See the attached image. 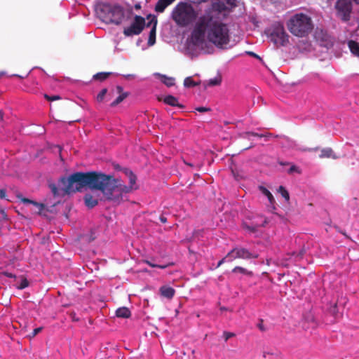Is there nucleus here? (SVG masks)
I'll return each mask as SVG.
<instances>
[{
  "label": "nucleus",
  "instance_id": "13",
  "mask_svg": "<svg viewBox=\"0 0 359 359\" xmlns=\"http://www.w3.org/2000/svg\"><path fill=\"white\" fill-rule=\"evenodd\" d=\"M237 0H215L212 4V8L218 13H229L237 6Z\"/></svg>",
  "mask_w": 359,
  "mask_h": 359
},
{
  "label": "nucleus",
  "instance_id": "22",
  "mask_svg": "<svg viewBox=\"0 0 359 359\" xmlns=\"http://www.w3.org/2000/svg\"><path fill=\"white\" fill-rule=\"evenodd\" d=\"M159 292L161 296L170 299L174 297L175 290L170 286L163 285L160 287Z\"/></svg>",
  "mask_w": 359,
  "mask_h": 359
},
{
  "label": "nucleus",
  "instance_id": "5",
  "mask_svg": "<svg viewBox=\"0 0 359 359\" xmlns=\"http://www.w3.org/2000/svg\"><path fill=\"white\" fill-rule=\"evenodd\" d=\"M113 182L112 175L101 172H88L87 186L92 191H100L102 194L109 191V187Z\"/></svg>",
  "mask_w": 359,
  "mask_h": 359
},
{
  "label": "nucleus",
  "instance_id": "53",
  "mask_svg": "<svg viewBox=\"0 0 359 359\" xmlns=\"http://www.w3.org/2000/svg\"><path fill=\"white\" fill-rule=\"evenodd\" d=\"M116 91L118 94H121L123 92V88L121 86H116Z\"/></svg>",
  "mask_w": 359,
  "mask_h": 359
},
{
  "label": "nucleus",
  "instance_id": "56",
  "mask_svg": "<svg viewBox=\"0 0 359 359\" xmlns=\"http://www.w3.org/2000/svg\"><path fill=\"white\" fill-rule=\"evenodd\" d=\"M6 74V72H0V78L2 77L3 76H4Z\"/></svg>",
  "mask_w": 359,
  "mask_h": 359
},
{
  "label": "nucleus",
  "instance_id": "60",
  "mask_svg": "<svg viewBox=\"0 0 359 359\" xmlns=\"http://www.w3.org/2000/svg\"><path fill=\"white\" fill-rule=\"evenodd\" d=\"M141 41H141L140 39H138V40L137 41V46H140V42H141Z\"/></svg>",
  "mask_w": 359,
  "mask_h": 359
},
{
  "label": "nucleus",
  "instance_id": "57",
  "mask_svg": "<svg viewBox=\"0 0 359 359\" xmlns=\"http://www.w3.org/2000/svg\"><path fill=\"white\" fill-rule=\"evenodd\" d=\"M123 76L126 78H130V77H133V74H127V75H123Z\"/></svg>",
  "mask_w": 359,
  "mask_h": 359
},
{
  "label": "nucleus",
  "instance_id": "21",
  "mask_svg": "<svg viewBox=\"0 0 359 359\" xmlns=\"http://www.w3.org/2000/svg\"><path fill=\"white\" fill-rule=\"evenodd\" d=\"M83 201L86 206L88 208H93L98 204V199L89 193L84 195Z\"/></svg>",
  "mask_w": 359,
  "mask_h": 359
},
{
  "label": "nucleus",
  "instance_id": "26",
  "mask_svg": "<svg viewBox=\"0 0 359 359\" xmlns=\"http://www.w3.org/2000/svg\"><path fill=\"white\" fill-rule=\"evenodd\" d=\"M320 158H332L333 159L338 158V156L334 153L333 150L330 148H324L321 150Z\"/></svg>",
  "mask_w": 359,
  "mask_h": 359
},
{
  "label": "nucleus",
  "instance_id": "8",
  "mask_svg": "<svg viewBox=\"0 0 359 359\" xmlns=\"http://www.w3.org/2000/svg\"><path fill=\"white\" fill-rule=\"evenodd\" d=\"M130 18H133V19L129 25L123 27V34L126 37H133L140 34L147 24V18L141 15L133 13Z\"/></svg>",
  "mask_w": 359,
  "mask_h": 359
},
{
  "label": "nucleus",
  "instance_id": "18",
  "mask_svg": "<svg viewBox=\"0 0 359 359\" xmlns=\"http://www.w3.org/2000/svg\"><path fill=\"white\" fill-rule=\"evenodd\" d=\"M175 1L176 0H158L154 6V11L157 13H163L166 8L173 4Z\"/></svg>",
  "mask_w": 359,
  "mask_h": 359
},
{
  "label": "nucleus",
  "instance_id": "29",
  "mask_svg": "<svg viewBox=\"0 0 359 359\" xmlns=\"http://www.w3.org/2000/svg\"><path fill=\"white\" fill-rule=\"evenodd\" d=\"M222 83V77L220 75H218L214 78L210 79L206 81L205 84V87H213L219 86Z\"/></svg>",
  "mask_w": 359,
  "mask_h": 359
},
{
  "label": "nucleus",
  "instance_id": "19",
  "mask_svg": "<svg viewBox=\"0 0 359 359\" xmlns=\"http://www.w3.org/2000/svg\"><path fill=\"white\" fill-rule=\"evenodd\" d=\"M154 75L158 77L161 82L167 87H172L175 85V79L174 77H170L160 73H155Z\"/></svg>",
  "mask_w": 359,
  "mask_h": 359
},
{
  "label": "nucleus",
  "instance_id": "14",
  "mask_svg": "<svg viewBox=\"0 0 359 359\" xmlns=\"http://www.w3.org/2000/svg\"><path fill=\"white\" fill-rule=\"evenodd\" d=\"M146 18L148 20L146 27H151V29L149 33L147 43L149 46H152L156 43V26L158 22L157 16L154 14L149 13L148 15H146Z\"/></svg>",
  "mask_w": 359,
  "mask_h": 359
},
{
  "label": "nucleus",
  "instance_id": "35",
  "mask_svg": "<svg viewBox=\"0 0 359 359\" xmlns=\"http://www.w3.org/2000/svg\"><path fill=\"white\" fill-rule=\"evenodd\" d=\"M231 262H232V258L231 257V255L229 252L222 259H221L220 260L218 261V262L215 265V269L219 268L224 263Z\"/></svg>",
  "mask_w": 359,
  "mask_h": 359
},
{
  "label": "nucleus",
  "instance_id": "43",
  "mask_svg": "<svg viewBox=\"0 0 359 359\" xmlns=\"http://www.w3.org/2000/svg\"><path fill=\"white\" fill-rule=\"evenodd\" d=\"M43 329V327H38L33 330L32 334L29 335L30 337H34L36 335H37L39 333H40L42 330Z\"/></svg>",
  "mask_w": 359,
  "mask_h": 359
},
{
  "label": "nucleus",
  "instance_id": "54",
  "mask_svg": "<svg viewBox=\"0 0 359 359\" xmlns=\"http://www.w3.org/2000/svg\"><path fill=\"white\" fill-rule=\"evenodd\" d=\"M142 8V5H141V3L140 2H137L135 5H134V8L135 10H140Z\"/></svg>",
  "mask_w": 359,
  "mask_h": 359
},
{
  "label": "nucleus",
  "instance_id": "2",
  "mask_svg": "<svg viewBox=\"0 0 359 359\" xmlns=\"http://www.w3.org/2000/svg\"><path fill=\"white\" fill-rule=\"evenodd\" d=\"M96 17L106 24L121 25L124 20H129L133 15V8L126 11L124 8L117 4H111L107 1H97L94 5Z\"/></svg>",
  "mask_w": 359,
  "mask_h": 359
},
{
  "label": "nucleus",
  "instance_id": "52",
  "mask_svg": "<svg viewBox=\"0 0 359 359\" xmlns=\"http://www.w3.org/2000/svg\"><path fill=\"white\" fill-rule=\"evenodd\" d=\"M159 219L162 223H166L167 222V217L164 216L163 215H161L159 217Z\"/></svg>",
  "mask_w": 359,
  "mask_h": 359
},
{
  "label": "nucleus",
  "instance_id": "62",
  "mask_svg": "<svg viewBox=\"0 0 359 359\" xmlns=\"http://www.w3.org/2000/svg\"><path fill=\"white\" fill-rule=\"evenodd\" d=\"M212 270L215 269V266H213V267L211 268Z\"/></svg>",
  "mask_w": 359,
  "mask_h": 359
},
{
  "label": "nucleus",
  "instance_id": "59",
  "mask_svg": "<svg viewBox=\"0 0 359 359\" xmlns=\"http://www.w3.org/2000/svg\"><path fill=\"white\" fill-rule=\"evenodd\" d=\"M354 3L357 5H359V0H353Z\"/></svg>",
  "mask_w": 359,
  "mask_h": 359
},
{
  "label": "nucleus",
  "instance_id": "25",
  "mask_svg": "<svg viewBox=\"0 0 359 359\" xmlns=\"http://www.w3.org/2000/svg\"><path fill=\"white\" fill-rule=\"evenodd\" d=\"M231 273H235V274L239 273L242 276H245L248 277H252L254 274L252 271H249L247 269L242 267V266H235L231 270Z\"/></svg>",
  "mask_w": 359,
  "mask_h": 359
},
{
  "label": "nucleus",
  "instance_id": "61",
  "mask_svg": "<svg viewBox=\"0 0 359 359\" xmlns=\"http://www.w3.org/2000/svg\"><path fill=\"white\" fill-rule=\"evenodd\" d=\"M222 311H226V308L223 306V307H221L220 309Z\"/></svg>",
  "mask_w": 359,
  "mask_h": 359
},
{
  "label": "nucleus",
  "instance_id": "30",
  "mask_svg": "<svg viewBox=\"0 0 359 359\" xmlns=\"http://www.w3.org/2000/svg\"><path fill=\"white\" fill-rule=\"evenodd\" d=\"M129 95L128 92L122 93L111 103L110 106L114 107L122 102Z\"/></svg>",
  "mask_w": 359,
  "mask_h": 359
},
{
  "label": "nucleus",
  "instance_id": "6",
  "mask_svg": "<svg viewBox=\"0 0 359 359\" xmlns=\"http://www.w3.org/2000/svg\"><path fill=\"white\" fill-rule=\"evenodd\" d=\"M113 183L109 187V191L103 194L107 196L108 201L120 203L123 200V196L131 191V187L121 183V180L116 179L112 175Z\"/></svg>",
  "mask_w": 359,
  "mask_h": 359
},
{
  "label": "nucleus",
  "instance_id": "3",
  "mask_svg": "<svg viewBox=\"0 0 359 359\" xmlns=\"http://www.w3.org/2000/svg\"><path fill=\"white\" fill-rule=\"evenodd\" d=\"M172 18L180 27H186L196 22L198 13L194 7L185 1L179 2L172 11Z\"/></svg>",
  "mask_w": 359,
  "mask_h": 359
},
{
  "label": "nucleus",
  "instance_id": "48",
  "mask_svg": "<svg viewBox=\"0 0 359 359\" xmlns=\"http://www.w3.org/2000/svg\"><path fill=\"white\" fill-rule=\"evenodd\" d=\"M246 54L248 55H250L255 58H257L259 60H262L261 57L259 55H258L257 53L252 52V51H246Z\"/></svg>",
  "mask_w": 359,
  "mask_h": 359
},
{
  "label": "nucleus",
  "instance_id": "32",
  "mask_svg": "<svg viewBox=\"0 0 359 359\" xmlns=\"http://www.w3.org/2000/svg\"><path fill=\"white\" fill-rule=\"evenodd\" d=\"M21 201L24 204H32L37 208H40V210H42L44 208V205L43 203H39L37 201H33L32 199L27 198H22Z\"/></svg>",
  "mask_w": 359,
  "mask_h": 359
},
{
  "label": "nucleus",
  "instance_id": "46",
  "mask_svg": "<svg viewBox=\"0 0 359 359\" xmlns=\"http://www.w3.org/2000/svg\"><path fill=\"white\" fill-rule=\"evenodd\" d=\"M257 327L259 328V330L262 332H264L266 330V327L263 324V320L259 319V323L257 325Z\"/></svg>",
  "mask_w": 359,
  "mask_h": 359
},
{
  "label": "nucleus",
  "instance_id": "33",
  "mask_svg": "<svg viewBox=\"0 0 359 359\" xmlns=\"http://www.w3.org/2000/svg\"><path fill=\"white\" fill-rule=\"evenodd\" d=\"M29 285L28 280L25 277H22L20 282L15 285V288L22 290Z\"/></svg>",
  "mask_w": 359,
  "mask_h": 359
},
{
  "label": "nucleus",
  "instance_id": "12",
  "mask_svg": "<svg viewBox=\"0 0 359 359\" xmlns=\"http://www.w3.org/2000/svg\"><path fill=\"white\" fill-rule=\"evenodd\" d=\"M268 224V219L263 215L253 217L249 221H243L242 226L250 234H256L259 227H264Z\"/></svg>",
  "mask_w": 359,
  "mask_h": 359
},
{
  "label": "nucleus",
  "instance_id": "42",
  "mask_svg": "<svg viewBox=\"0 0 359 359\" xmlns=\"http://www.w3.org/2000/svg\"><path fill=\"white\" fill-rule=\"evenodd\" d=\"M1 274L5 276V277H7V278H16V275L8 271H4L1 272Z\"/></svg>",
  "mask_w": 359,
  "mask_h": 359
},
{
  "label": "nucleus",
  "instance_id": "50",
  "mask_svg": "<svg viewBox=\"0 0 359 359\" xmlns=\"http://www.w3.org/2000/svg\"><path fill=\"white\" fill-rule=\"evenodd\" d=\"M172 264H156V267L157 269H166L168 266L170 265H172Z\"/></svg>",
  "mask_w": 359,
  "mask_h": 359
},
{
  "label": "nucleus",
  "instance_id": "27",
  "mask_svg": "<svg viewBox=\"0 0 359 359\" xmlns=\"http://www.w3.org/2000/svg\"><path fill=\"white\" fill-rule=\"evenodd\" d=\"M348 46L354 55L359 57V42L354 40H349L348 41Z\"/></svg>",
  "mask_w": 359,
  "mask_h": 359
},
{
  "label": "nucleus",
  "instance_id": "37",
  "mask_svg": "<svg viewBox=\"0 0 359 359\" xmlns=\"http://www.w3.org/2000/svg\"><path fill=\"white\" fill-rule=\"evenodd\" d=\"M294 172H297V173L299 174V173H301V170L297 165L292 164V165H291L290 168L287 170V173L292 174Z\"/></svg>",
  "mask_w": 359,
  "mask_h": 359
},
{
  "label": "nucleus",
  "instance_id": "10",
  "mask_svg": "<svg viewBox=\"0 0 359 359\" xmlns=\"http://www.w3.org/2000/svg\"><path fill=\"white\" fill-rule=\"evenodd\" d=\"M353 0H337L334 4L336 16L343 22H348L353 11Z\"/></svg>",
  "mask_w": 359,
  "mask_h": 359
},
{
  "label": "nucleus",
  "instance_id": "58",
  "mask_svg": "<svg viewBox=\"0 0 359 359\" xmlns=\"http://www.w3.org/2000/svg\"><path fill=\"white\" fill-rule=\"evenodd\" d=\"M254 147V144H251L248 147H247L246 149H245V150H248L250 148H252Z\"/></svg>",
  "mask_w": 359,
  "mask_h": 359
},
{
  "label": "nucleus",
  "instance_id": "1",
  "mask_svg": "<svg viewBox=\"0 0 359 359\" xmlns=\"http://www.w3.org/2000/svg\"><path fill=\"white\" fill-rule=\"evenodd\" d=\"M205 36L209 42L219 48L229 43V29L226 24L218 17L210 12H205L200 15L195 23L190 38L187 39V51L192 56L196 48H203L206 45Z\"/></svg>",
  "mask_w": 359,
  "mask_h": 359
},
{
  "label": "nucleus",
  "instance_id": "11",
  "mask_svg": "<svg viewBox=\"0 0 359 359\" xmlns=\"http://www.w3.org/2000/svg\"><path fill=\"white\" fill-rule=\"evenodd\" d=\"M232 262L236 259H242L247 261L257 259L259 254L255 249H249L241 245H237L229 251Z\"/></svg>",
  "mask_w": 359,
  "mask_h": 359
},
{
  "label": "nucleus",
  "instance_id": "4",
  "mask_svg": "<svg viewBox=\"0 0 359 359\" xmlns=\"http://www.w3.org/2000/svg\"><path fill=\"white\" fill-rule=\"evenodd\" d=\"M287 26L290 33L298 37L308 36L313 29L311 18L302 13L291 16L287 22Z\"/></svg>",
  "mask_w": 359,
  "mask_h": 359
},
{
  "label": "nucleus",
  "instance_id": "39",
  "mask_svg": "<svg viewBox=\"0 0 359 359\" xmlns=\"http://www.w3.org/2000/svg\"><path fill=\"white\" fill-rule=\"evenodd\" d=\"M235 336V334L233 332H228V331H224L223 332V337L224 341L226 342L230 338Z\"/></svg>",
  "mask_w": 359,
  "mask_h": 359
},
{
  "label": "nucleus",
  "instance_id": "44",
  "mask_svg": "<svg viewBox=\"0 0 359 359\" xmlns=\"http://www.w3.org/2000/svg\"><path fill=\"white\" fill-rule=\"evenodd\" d=\"M6 196H6V189L4 188L1 189H0V198L6 200V201H9V199H8Z\"/></svg>",
  "mask_w": 359,
  "mask_h": 359
},
{
  "label": "nucleus",
  "instance_id": "55",
  "mask_svg": "<svg viewBox=\"0 0 359 359\" xmlns=\"http://www.w3.org/2000/svg\"><path fill=\"white\" fill-rule=\"evenodd\" d=\"M31 72H32V70H30L25 76L19 75V74H13V76H15V77H19L20 79H24V78L27 77L31 73Z\"/></svg>",
  "mask_w": 359,
  "mask_h": 359
},
{
  "label": "nucleus",
  "instance_id": "20",
  "mask_svg": "<svg viewBox=\"0 0 359 359\" xmlns=\"http://www.w3.org/2000/svg\"><path fill=\"white\" fill-rule=\"evenodd\" d=\"M270 136H271L270 134L264 135V134L258 133H255V132H252V131L245 132L243 135L244 138L248 139V140H250V141L255 140V138H262V137L265 138V141H268L269 137Z\"/></svg>",
  "mask_w": 359,
  "mask_h": 359
},
{
  "label": "nucleus",
  "instance_id": "31",
  "mask_svg": "<svg viewBox=\"0 0 359 359\" xmlns=\"http://www.w3.org/2000/svg\"><path fill=\"white\" fill-rule=\"evenodd\" d=\"M199 85V83L196 82L191 76L186 77L184 80V86L187 88H193Z\"/></svg>",
  "mask_w": 359,
  "mask_h": 359
},
{
  "label": "nucleus",
  "instance_id": "9",
  "mask_svg": "<svg viewBox=\"0 0 359 359\" xmlns=\"http://www.w3.org/2000/svg\"><path fill=\"white\" fill-rule=\"evenodd\" d=\"M269 39L276 46H285L289 42L288 35L285 31L284 27L280 25H272L266 30Z\"/></svg>",
  "mask_w": 359,
  "mask_h": 359
},
{
  "label": "nucleus",
  "instance_id": "47",
  "mask_svg": "<svg viewBox=\"0 0 359 359\" xmlns=\"http://www.w3.org/2000/svg\"><path fill=\"white\" fill-rule=\"evenodd\" d=\"M196 110L200 113H204L210 111V109L206 107H198L196 108Z\"/></svg>",
  "mask_w": 359,
  "mask_h": 359
},
{
  "label": "nucleus",
  "instance_id": "38",
  "mask_svg": "<svg viewBox=\"0 0 359 359\" xmlns=\"http://www.w3.org/2000/svg\"><path fill=\"white\" fill-rule=\"evenodd\" d=\"M44 97L48 101H55L61 99L60 96L58 95H49L48 94H45Z\"/></svg>",
  "mask_w": 359,
  "mask_h": 359
},
{
  "label": "nucleus",
  "instance_id": "15",
  "mask_svg": "<svg viewBox=\"0 0 359 359\" xmlns=\"http://www.w3.org/2000/svg\"><path fill=\"white\" fill-rule=\"evenodd\" d=\"M66 183L62 182V176L58 180V186L55 183H49L48 188L54 197H64L65 195L71 194L70 191L66 189Z\"/></svg>",
  "mask_w": 359,
  "mask_h": 359
},
{
  "label": "nucleus",
  "instance_id": "40",
  "mask_svg": "<svg viewBox=\"0 0 359 359\" xmlns=\"http://www.w3.org/2000/svg\"><path fill=\"white\" fill-rule=\"evenodd\" d=\"M267 199L269 201V204L271 205V206L272 207L273 209H276V200L273 196L272 194H271V196L269 195L268 197H267Z\"/></svg>",
  "mask_w": 359,
  "mask_h": 359
},
{
  "label": "nucleus",
  "instance_id": "28",
  "mask_svg": "<svg viewBox=\"0 0 359 359\" xmlns=\"http://www.w3.org/2000/svg\"><path fill=\"white\" fill-rule=\"evenodd\" d=\"M112 74V72H97L93 76L92 80L99 81L102 82L107 80L109 78V76Z\"/></svg>",
  "mask_w": 359,
  "mask_h": 359
},
{
  "label": "nucleus",
  "instance_id": "63",
  "mask_svg": "<svg viewBox=\"0 0 359 359\" xmlns=\"http://www.w3.org/2000/svg\"><path fill=\"white\" fill-rule=\"evenodd\" d=\"M187 165H189V166H192L193 165L191 163H188Z\"/></svg>",
  "mask_w": 359,
  "mask_h": 359
},
{
  "label": "nucleus",
  "instance_id": "45",
  "mask_svg": "<svg viewBox=\"0 0 359 359\" xmlns=\"http://www.w3.org/2000/svg\"><path fill=\"white\" fill-rule=\"evenodd\" d=\"M69 316L71 318L72 321L73 322H79L80 320V318L77 317L76 312L72 311L69 313Z\"/></svg>",
  "mask_w": 359,
  "mask_h": 359
},
{
  "label": "nucleus",
  "instance_id": "36",
  "mask_svg": "<svg viewBox=\"0 0 359 359\" xmlns=\"http://www.w3.org/2000/svg\"><path fill=\"white\" fill-rule=\"evenodd\" d=\"M107 93V88H102L100 92L99 93L97 94V97H96V100L98 102H103L104 100V98L106 95Z\"/></svg>",
  "mask_w": 359,
  "mask_h": 359
},
{
  "label": "nucleus",
  "instance_id": "24",
  "mask_svg": "<svg viewBox=\"0 0 359 359\" xmlns=\"http://www.w3.org/2000/svg\"><path fill=\"white\" fill-rule=\"evenodd\" d=\"M116 316L121 318H128L131 316V312L128 307L123 306L116 310Z\"/></svg>",
  "mask_w": 359,
  "mask_h": 359
},
{
  "label": "nucleus",
  "instance_id": "41",
  "mask_svg": "<svg viewBox=\"0 0 359 359\" xmlns=\"http://www.w3.org/2000/svg\"><path fill=\"white\" fill-rule=\"evenodd\" d=\"M259 190L262 191L263 195H264L266 198L270 195L271 196V191L266 188L264 186H259Z\"/></svg>",
  "mask_w": 359,
  "mask_h": 359
},
{
  "label": "nucleus",
  "instance_id": "17",
  "mask_svg": "<svg viewBox=\"0 0 359 359\" xmlns=\"http://www.w3.org/2000/svg\"><path fill=\"white\" fill-rule=\"evenodd\" d=\"M163 102L165 104L170 105L171 107H177L178 109H184V105L179 102L177 97L172 95H168L164 97Z\"/></svg>",
  "mask_w": 359,
  "mask_h": 359
},
{
  "label": "nucleus",
  "instance_id": "51",
  "mask_svg": "<svg viewBox=\"0 0 359 359\" xmlns=\"http://www.w3.org/2000/svg\"><path fill=\"white\" fill-rule=\"evenodd\" d=\"M144 262L149 265V266H151V268H156V264H154L151 261H149V260H145Z\"/></svg>",
  "mask_w": 359,
  "mask_h": 359
},
{
  "label": "nucleus",
  "instance_id": "16",
  "mask_svg": "<svg viewBox=\"0 0 359 359\" xmlns=\"http://www.w3.org/2000/svg\"><path fill=\"white\" fill-rule=\"evenodd\" d=\"M281 146L283 149L287 150L310 151L311 149L299 145L295 140L284 136L281 142Z\"/></svg>",
  "mask_w": 359,
  "mask_h": 359
},
{
  "label": "nucleus",
  "instance_id": "7",
  "mask_svg": "<svg viewBox=\"0 0 359 359\" xmlns=\"http://www.w3.org/2000/svg\"><path fill=\"white\" fill-rule=\"evenodd\" d=\"M88 172H75L68 177L62 176V182L66 183V189L69 190L71 194L76 191H81L87 186Z\"/></svg>",
  "mask_w": 359,
  "mask_h": 359
},
{
  "label": "nucleus",
  "instance_id": "49",
  "mask_svg": "<svg viewBox=\"0 0 359 359\" xmlns=\"http://www.w3.org/2000/svg\"><path fill=\"white\" fill-rule=\"evenodd\" d=\"M277 163H278L280 165H281V166H285V165H290V162H288V161H285L280 160V159H278Z\"/></svg>",
  "mask_w": 359,
  "mask_h": 359
},
{
  "label": "nucleus",
  "instance_id": "34",
  "mask_svg": "<svg viewBox=\"0 0 359 359\" xmlns=\"http://www.w3.org/2000/svg\"><path fill=\"white\" fill-rule=\"evenodd\" d=\"M278 192L282 196V197L285 200V201H289L290 194L287 189L284 186H279L278 189Z\"/></svg>",
  "mask_w": 359,
  "mask_h": 359
},
{
  "label": "nucleus",
  "instance_id": "23",
  "mask_svg": "<svg viewBox=\"0 0 359 359\" xmlns=\"http://www.w3.org/2000/svg\"><path fill=\"white\" fill-rule=\"evenodd\" d=\"M124 173L128 177L129 180V185L128 187H131V191L133 189H137V187H134L137 180L136 175L130 169L125 168Z\"/></svg>",
  "mask_w": 359,
  "mask_h": 359
}]
</instances>
